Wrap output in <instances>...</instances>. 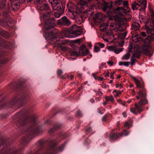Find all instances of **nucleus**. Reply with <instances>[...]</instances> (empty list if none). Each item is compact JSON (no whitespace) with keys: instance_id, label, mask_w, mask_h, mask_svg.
I'll use <instances>...</instances> for the list:
<instances>
[{"instance_id":"nucleus-21","label":"nucleus","mask_w":154,"mask_h":154,"mask_svg":"<svg viewBox=\"0 0 154 154\" xmlns=\"http://www.w3.org/2000/svg\"><path fill=\"white\" fill-rule=\"evenodd\" d=\"M134 106L136 110L139 113H140L143 111L144 109L142 105H140L138 103H134Z\"/></svg>"},{"instance_id":"nucleus-59","label":"nucleus","mask_w":154,"mask_h":154,"mask_svg":"<svg viewBox=\"0 0 154 154\" xmlns=\"http://www.w3.org/2000/svg\"><path fill=\"white\" fill-rule=\"evenodd\" d=\"M121 94V91H118L117 92L116 95H115V97L116 98L117 97L119 96V95Z\"/></svg>"},{"instance_id":"nucleus-32","label":"nucleus","mask_w":154,"mask_h":154,"mask_svg":"<svg viewBox=\"0 0 154 154\" xmlns=\"http://www.w3.org/2000/svg\"><path fill=\"white\" fill-rule=\"evenodd\" d=\"M63 11H60L59 12H55L54 16L55 18H58L62 14Z\"/></svg>"},{"instance_id":"nucleus-44","label":"nucleus","mask_w":154,"mask_h":154,"mask_svg":"<svg viewBox=\"0 0 154 154\" xmlns=\"http://www.w3.org/2000/svg\"><path fill=\"white\" fill-rule=\"evenodd\" d=\"M100 51V49L97 46H95L94 48V51L95 52H98Z\"/></svg>"},{"instance_id":"nucleus-52","label":"nucleus","mask_w":154,"mask_h":154,"mask_svg":"<svg viewBox=\"0 0 154 154\" xmlns=\"http://www.w3.org/2000/svg\"><path fill=\"white\" fill-rule=\"evenodd\" d=\"M57 73L58 76H60L62 75L63 73V71L61 70H58L57 71Z\"/></svg>"},{"instance_id":"nucleus-64","label":"nucleus","mask_w":154,"mask_h":154,"mask_svg":"<svg viewBox=\"0 0 154 154\" xmlns=\"http://www.w3.org/2000/svg\"><path fill=\"white\" fill-rule=\"evenodd\" d=\"M53 132L54 129L53 128L50 129L48 131V133L50 134H51Z\"/></svg>"},{"instance_id":"nucleus-53","label":"nucleus","mask_w":154,"mask_h":154,"mask_svg":"<svg viewBox=\"0 0 154 154\" xmlns=\"http://www.w3.org/2000/svg\"><path fill=\"white\" fill-rule=\"evenodd\" d=\"M128 2L127 1H123V6L125 7H127L128 6Z\"/></svg>"},{"instance_id":"nucleus-27","label":"nucleus","mask_w":154,"mask_h":154,"mask_svg":"<svg viewBox=\"0 0 154 154\" xmlns=\"http://www.w3.org/2000/svg\"><path fill=\"white\" fill-rule=\"evenodd\" d=\"M75 20L76 23L79 24H81L84 20L82 16L79 15L78 17H76Z\"/></svg>"},{"instance_id":"nucleus-16","label":"nucleus","mask_w":154,"mask_h":154,"mask_svg":"<svg viewBox=\"0 0 154 154\" xmlns=\"http://www.w3.org/2000/svg\"><path fill=\"white\" fill-rule=\"evenodd\" d=\"M67 7L68 9V11L77 12V10L76 6L72 3L69 2L67 4Z\"/></svg>"},{"instance_id":"nucleus-20","label":"nucleus","mask_w":154,"mask_h":154,"mask_svg":"<svg viewBox=\"0 0 154 154\" xmlns=\"http://www.w3.org/2000/svg\"><path fill=\"white\" fill-rule=\"evenodd\" d=\"M78 12H72V11H68L67 14V15L70 18L75 20L77 17L76 15Z\"/></svg>"},{"instance_id":"nucleus-12","label":"nucleus","mask_w":154,"mask_h":154,"mask_svg":"<svg viewBox=\"0 0 154 154\" xmlns=\"http://www.w3.org/2000/svg\"><path fill=\"white\" fill-rule=\"evenodd\" d=\"M134 31H132L131 32L132 40L134 42H138V43H140V42L142 41V38L138 34L137 32H134Z\"/></svg>"},{"instance_id":"nucleus-26","label":"nucleus","mask_w":154,"mask_h":154,"mask_svg":"<svg viewBox=\"0 0 154 154\" xmlns=\"http://www.w3.org/2000/svg\"><path fill=\"white\" fill-rule=\"evenodd\" d=\"M135 83L137 87L139 88H141L142 87L144 86L143 85H141L139 82V81L137 79L134 77L133 78Z\"/></svg>"},{"instance_id":"nucleus-36","label":"nucleus","mask_w":154,"mask_h":154,"mask_svg":"<svg viewBox=\"0 0 154 154\" xmlns=\"http://www.w3.org/2000/svg\"><path fill=\"white\" fill-rule=\"evenodd\" d=\"M130 132H128L127 131L125 130H124L123 131V132H122L121 134L120 133V136L121 135H123L125 136H127L129 134Z\"/></svg>"},{"instance_id":"nucleus-58","label":"nucleus","mask_w":154,"mask_h":154,"mask_svg":"<svg viewBox=\"0 0 154 154\" xmlns=\"http://www.w3.org/2000/svg\"><path fill=\"white\" fill-rule=\"evenodd\" d=\"M107 64L110 66H112L113 65V62L111 60H109L107 62Z\"/></svg>"},{"instance_id":"nucleus-56","label":"nucleus","mask_w":154,"mask_h":154,"mask_svg":"<svg viewBox=\"0 0 154 154\" xmlns=\"http://www.w3.org/2000/svg\"><path fill=\"white\" fill-rule=\"evenodd\" d=\"M90 143V140L88 139L87 138L85 140L84 143L85 145H87Z\"/></svg>"},{"instance_id":"nucleus-63","label":"nucleus","mask_w":154,"mask_h":154,"mask_svg":"<svg viewBox=\"0 0 154 154\" xmlns=\"http://www.w3.org/2000/svg\"><path fill=\"white\" fill-rule=\"evenodd\" d=\"M92 75L95 79H97L98 76H97L95 73H93L92 74Z\"/></svg>"},{"instance_id":"nucleus-6","label":"nucleus","mask_w":154,"mask_h":154,"mask_svg":"<svg viewBox=\"0 0 154 154\" xmlns=\"http://www.w3.org/2000/svg\"><path fill=\"white\" fill-rule=\"evenodd\" d=\"M51 4L53 10L64 11L65 8L64 5L57 0H54L53 2H52Z\"/></svg>"},{"instance_id":"nucleus-19","label":"nucleus","mask_w":154,"mask_h":154,"mask_svg":"<svg viewBox=\"0 0 154 154\" xmlns=\"http://www.w3.org/2000/svg\"><path fill=\"white\" fill-rule=\"evenodd\" d=\"M120 136V134L118 132L114 133H110L109 134L110 140H115Z\"/></svg>"},{"instance_id":"nucleus-25","label":"nucleus","mask_w":154,"mask_h":154,"mask_svg":"<svg viewBox=\"0 0 154 154\" xmlns=\"http://www.w3.org/2000/svg\"><path fill=\"white\" fill-rule=\"evenodd\" d=\"M149 9L151 16L152 22L154 24V11L150 6L149 7Z\"/></svg>"},{"instance_id":"nucleus-38","label":"nucleus","mask_w":154,"mask_h":154,"mask_svg":"<svg viewBox=\"0 0 154 154\" xmlns=\"http://www.w3.org/2000/svg\"><path fill=\"white\" fill-rule=\"evenodd\" d=\"M59 48H60L61 50L63 51H66L67 50V48L65 46H63L62 45H58Z\"/></svg>"},{"instance_id":"nucleus-60","label":"nucleus","mask_w":154,"mask_h":154,"mask_svg":"<svg viewBox=\"0 0 154 154\" xmlns=\"http://www.w3.org/2000/svg\"><path fill=\"white\" fill-rule=\"evenodd\" d=\"M91 130V128H89L85 130V134H87Z\"/></svg>"},{"instance_id":"nucleus-31","label":"nucleus","mask_w":154,"mask_h":154,"mask_svg":"<svg viewBox=\"0 0 154 154\" xmlns=\"http://www.w3.org/2000/svg\"><path fill=\"white\" fill-rule=\"evenodd\" d=\"M105 99L106 101H110L111 102H113L114 100V99L112 95L110 96H106L105 97Z\"/></svg>"},{"instance_id":"nucleus-50","label":"nucleus","mask_w":154,"mask_h":154,"mask_svg":"<svg viewBox=\"0 0 154 154\" xmlns=\"http://www.w3.org/2000/svg\"><path fill=\"white\" fill-rule=\"evenodd\" d=\"M36 120L37 119L35 117H33L31 118L30 122H31V123H32V122L33 123H35V122H36Z\"/></svg>"},{"instance_id":"nucleus-35","label":"nucleus","mask_w":154,"mask_h":154,"mask_svg":"<svg viewBox=\"0 0 154 154\" xmlns=\"http://www.w3.org/2000/svg\"><path fill=\"white\" fill-rule=\"evenodd\" d=\"M28 132L30 135H31L32 134H34L36 132V130L32 127L29 129Z\"/></svg>"},{"instance_id":"nucleus-17","label":"nucleus","mask_w":154,"mask_h":154,"mask_svg":"<svg viewBox=\"0 0 154 154\" xmlns=\"http://www.w3.org/2000/svg\"><path fill=\"white\" fill-rule=\"evenodd\" d=\"M152 23L153 26L150 25L148 26L146 24V31L148 34L154 36V24Z\"/></svg>"},{"instance_id":"nucleus-7","label":"nucleus","mask_w":154,"mask_h":154,"mask_svg":"<svg viewBox=\"0 0 154 154\" xmlns=\"http://www.w3.org/2000/svg\"><path fill=\"white\" fill-rule=\"evenodd\" d=\"M71 33L74 35L75 37H77L82 33V30L80 26H78L76 25H74L71 27Z\"/></svg>"},{"instance_id":"nucleus-22","label":"nucleus","mask_w":154,"mask_h":154,"mask_svg":"<svg viewBox=\"0 0 154 154\" xmlns=\"http://www.w3.org/2000/svg\"><path fill=\"white\" fill-rule=\"evenodd\" d=\"M140 99V100L138 102V103L140 105L143 106L148 103V102L146 97L141 98Z\"/></svg>"},{"instance_id":"nucleus-61","label":"nucleus","mask_w":154,"mask_h":154,"mask_svg":"<svg viewBox=\"0 0 154 154\" xmlns=\"http://www.w3.org/2000/svg\"><path fill=\"white\" fill-rule=\"evenodd\" d=\"M140 35L142 36L143 37H145L146 36V33L143 32H140Z\"/></svg>"},{"instance_id":"nucleus-49","label":"nucleus","mask_w":154,"mask_h":154,"mask_svg":"<svg viewBox=\"0 0 154 154\" xmlns=\"http://www.w3.org/2000/svg\"><path fill=\"white\" fill-rule=\"evenodd\" d=\"M64 147V144H62L59 147L58 150L60 151H62Z\"/></svg>"},{"instance_id":"nucleus-62","label":"nucleus","mask_w":154,"mask_h":154,"mask_svg":"<svg viewBox=\"0 0 154 154\" xmlns=\"http://www.w3.org/2000/svg\"><path fill=\"white\" fill-rule=\"evenodd\" d=\"M131 111L134 113H135L136 111H137L136 110L135 108V109L131 108L130 109Z\"/></svg>"},{"instance_id":"nucleus-23","label":"nucleus","mask_w":154,"mask_h":154,"mask_svg":"<svg viewBox=\"0 0 154 154\" xmlns=\"http://www.w3.org/2000/svg\"><path fill=\"white\" fill-rule=\"evenodd\" d=\"M140 27V25L137 21L134 22L131 26V29L133 31H137L138 30Z\"/></svg>"},{"instance_id":"nucleus-3","label":"nucleus","mask_w":154,"mask_h":154,"mask_svg":"<svg viewBox=\"0 0 154 154\" xmlns=\"http://www.w3.org/2000/svg\"><path fill=\"white\" fill-rule=\"evenodd\" d=\"M137 2H134L132 3L131 7L133 10H137L139 7V10H144L146 7V0H137Z\"/></svg>"},{"instance_id":"nucleus-47","label":"nucleus","mask_w":154,"mask_h":154,"mask_svg":"<svg viewBox=\"0 0 154 154\" xmlns=\"http://www.w3.org/2000/svg\"><path fill=\"white\" fill-rule=\"evenodd\" d=\"M116 47L114 46H111L109 47L108 49L110 51H113L114 52Z\"/></svg>"},{"instance_id":"nucleus-40","label":"nucleus","mask_w":154,"mask_h":154,"mask_svg":"<svg viewBox=\"0 0 154 154\" xmlns=\"http://www.w3.org/2000/svg\"><path fill=\"white\" fill-rule=\"evenodd\" d=\"M34 1L37 5L42 2H44L46 1V0H34Z\"/></svg>"},{"instance_id":"nucleus-29","label":"nucleus","mask_w":154,"mask_h":154,"mask_svg":"<svg viewBox=\"0 0 154 154\" xmlns=\"http://www.w3.org/2000/svg\"><path fill=\"white\" fill-rule=\"evenodd\" d=\"M108 24L107 23H102L101 24L100 27L101 29L103 31H105L108 28Z\"/></svg>"},{"instance_id":"nucleus-11","label":"nucleus","mask_w":154,"mask_h":154,"mask_svg":"<svg viewBox=\"0 0 154 154\" xmlns=\"http://www.w3.org/2000/svg\"><path fill=\"white\" fill-rule=\"evenodd\" d=\"M79 52L80 55L81 56H85L88 54L89 52L88 49H86V46L84 45H82L80 47Z\"/></svg>"},{"instance_id":"nucleus-9","label":"nucleus","mask_w":154,"mask_h":154,"mask_svg":"<svg viewBox=\"0 0 154 154\" xmlns=\"http://www.w3.org/2000/svg\"><path fill=\"white\" fill-rule=\"evenodd\" d=\"M139 90L137 93L138 96H136L137 100L141 98H145L147 97V93L146 90L144 88V86L142 87L141 88H139Z\"/></svg>"},{"instance_id":"nucleus-37","label":"nucleus","mask_w":154,"mask_h":154,"mask_svg":"<svg viewBox=\"0 0 154 154\" xmlns=\"http://www.w3.org/2000/svg\"><path fill=\"white\" fill-rule=\"evenodd\" d=\"M130 56V54L129 53H127L125 54L122 58V59H125L126 60H128Z\"/></svg>"},{"instance_id":"nucleus-39","label":"nucleus","mask_w":154,"mask_h":154,"mask_svg":"<svg viewBox=\"0 0 154 154\" xmlns=\"http://www.w3.org/2000/svg\"><path fill=\"white\" fill-rule=\"evenodd\" d=\"M123 50V48H116L114 50V52L116 54H118L120 52H122Z\"/></svg>"},{"instance_id":"nucleus-57","label":"nucleus","mask_w":154,"mask_h":154,"mask_svg":"<svg viewBox=\"0 0 154 154\" xmlns=\"http://www.w3.org/2000/svg\"><path fill=\"white\" fill-rule=\"evenodd\" d=\"M76 115L78 116H82V113L81 111H78L76 112Z\"/></svg>"},{"instance_id":"nucleus-45","label":"nucleus","mask_w":154,"mask_h":154,"mask_svg":"<svg viewBox=\"0 0 154 154\" xmlns=\"http://www.w3.org/2000/svg\"><path fill=\"white\" fill-rule=\"evenodd\" d=\"M136 60V59L131 58V62L130 64L131 65H133L134 64L135 61Z\"/></svg>"},{"instance_id":"nucleus-51","label":"nucleus","mask_w":154,"mask_h":154,"mask_svg":"<svg viewBox=\"0 0 154 154\" xmlns=\"http://www.w3.org/2000/svg\"><path fill=\"white\" fill-rule=\"evenodd\" d=\"M63 33L65 34V36L66 37L68 38H72V37L71 35L70 34L66 33L65 31H64Z\"/></svg>"},{"instance_id":"nucleus-4","label":"nucleus","mask_w":154,"mask_h":154,"mask_svg":"<svg viewBox=\"0 0 154 154\" xmlns=\"http://www.w3.org/2000/svg\"><path fill=\"white\" fill-rule=\"evenodd\" d=\"M29 100V96L27 93L22 94L20 96L14 97L12 102L19 101L23 103H26Z\"/></svg>"},{"instance_id":"nucleus-28","label":"nucleus","mask_w":154,"mask_h":154,"mask_svg":"<svg viewBox=\"0 0 154 154\" xmlns=\"http://www.w3.org/2000/svg\"><path fill=\"white\" fill-rule=\"evenodd\" d=\"M127 34V32H125L122 33H120L119 34V37L121 39H125Z\"/></svg>"},{"instance_id":"nucleus-43","label":"nucleus","mask_w":154,"mask_h":154,"mask_svg":"<svg viewBox=\"0 0 154 154\" xmlns=\"http://www.w3.org/2000/svg\"><path fill=\"white\" fill-rule=\"evenodd\" d=\"M122 0H117L115 1L116 5H120L122 4Z\"/></svg>"},{"instance_id":"nucleus-5","label":"nucleus","mask_w":154,"mask_h":154,"mask_svg":"<svg viewBox=\"0 0 154 154\" xmlns=\"http://www.w3.org/2000/svg\"><path fill=\"white\" fill-rule=\"evenodd\" d=\"M138 44H139L138 48H140V51L143 53L149 56L152 55L150 53L151 48L149 45H146L144 44H141V42H140V43H138Z\"/></svg>"},{"instance_id":"nucleus-10","label":"nucleus","mask_w":154,"mask_h":154,"mask_svg":"<svg viewBox=\"0 0 154 154\" xmlns=\"http://www.w3.org/2000/svg\"><path fill=\"white\" fill-rule=\"evenodd\" d=\"M37 9L41 11H45L49 10L50 8L48 3H46V1L40 4L37 6Z\"/></svg>"},{"instance_id":"nucleus-8","label":"nucleus","mask_w":154,"mask_h":154,"mask_svg":"<svg viewBox=\"0 0 154 154\" xmlns=\"http://www.w3.org/2000/svg\"><path fill=\"white\" fill-rule=\"evenodd\" d=\"M59 24L66 26H69L71 23V22L66 16L62 17L57 21Z\"/></svg>"},{"instance_id":"nucleus-2","label":"nucleus","mask_w":154,"mask_h":154,"mask_svg":"<svg viewBox=\"0 0 154 154\" xmlns=\"http://www.w3.org/2000/svg\"><path fill=\"white\" fill-rule=\"evenodd\" d=\"M0 9L3 11L4 16L6 20H9L8 13L10 10L9 4L8 3L7 4L6 0H1L0 1Z\"/></svg>"},{"instance_id":"nucleus-30","label":"nucleus","mask_w":154,"mask_h":154,"mask_svg":"<svg viewBox=\"0 0 154 154\" xmlns=\"http://www.w3.org/2000/svg\"><path fill=\"white\" fill-rule=\"evenodd\" d=\"M112 29L115 32H117L118 31L122 32L124 30H125V28L123 27L122 26L120 25L119 26L118 28H114V29Z\"/></svg>"},{"instance_id":"nucleus-33","label":"nucleus","mask_w":154,"mask_h":154,"mask_svg":"<svg viewBox=\"0 0 154 154\" xmlns=\"http://www.w3.org/2000/svg\"><path fill=\"white\" fill-rule=\"evenodd\" d=\"M91 8L87 9L85 11V12L88 14H89L90 16H92L94 15V13L91 11Z\"/></svg>"},{"instance_id":"nucleus-46","label":"nucleus","mask_w":154,"mask_h":154,"mask_svg":"<svg viewBox=\"0 0 154 154\" xmlns=\"http://www.w3.org/2000/svg\"><path fill=\"white\" fill-rule=\"evenodd\" d=\"M6 22L7 21H6L5 20L3 19L0 20V23L1 25H2V26H4V25L6 24Z\"/></svg>"},{"instance_id":"nucleus-24","label":"nucleus","mask_w":154,"mask_h":154,"mask_svg":"<svg viewBox=\"0 0 154 154\" xmlns=\"http://www.w3.org/2000/svg\"><path fill=\"white\" fill-rule=\"evenodd\" d=\"M52 14L51 11H48L45 12L44 14L43 17L44 20L45 21L51 19L50 16Z\"/></svg>"},{"instance_id":"nucleus-1","label":"nucleus","mask_w":154,"mask_h":154,"mask_svg":"<svg viewBox=\"0 0 154 154\" xmlns=\"http://www.w3.org/2000/svg\"><path fill=\"white\" fill-rule=\"evenodd\" d=\"M46 35L48 36L45 38L46 40H54V42H56L58 45H65L68 43L66 40H62L63 37L62 35L61 36V33L58 32L57 30L55 29H54L50 33H47Z\"/></svg>"},{"instance_id":"nucleus-41","label":"nucleus","mask_w":154,"mask_h":154,"mask_svg":"<svg viewBox=\"0 0 154 154\" xmlns=\"http://www.w3.org/2000/svg\"><path fill=\"white\" fill-rule=\"evenodd\" d=\"M72 55L73 56H78L80 55L79 52L78 53L77 51H72Z\"/></svg>"},{"instance_id":"nucleus-34","label":"nucleus","mask_w":154,"mask_h":154,"mask_svg":"<svg viewBox=\"0 0 154 154\" xmlns=\"http://www.w3.org/2000/svg\"><path fill=\"white\" fill-rule=\"evenodd\" d=\"M132 126V125L131 124H129L127 122H125L124 125V127L125 128H127L128 129H129Z\"/></svg>"},{"instance_id":"nucleus-55","label":"nucleus","mask_w":154,"mask_h":154,"mask_svg":"<svg viewBox=\"0 0 154 154\" xmlns=\"http://www.w3.org/2000/svg\"><path fill=\"white\" fill-rule=\"evenodd\" d=\"M97 45H98L101 48H103L105 46V45L104 44L100 42L98 43Z\"/></svg>"},{"instance_id":"nucleus-18","label":"nucleus","mask_w":154,"mask_h":154,"mask_svg":"<svg viewBox=\"0 0 154 154\" xmlns=\"http://www.w3.org/2000/svg\"><path fill=\"white\" fill-rule=\"evenodd\" d=\"M11 2V7L13 10H16L19 8V3L18 2L14 0Z\"/></svg>"},{"instance_id":"nucleus-54","label":"nucleus","mask_w":154,"mask_h":154,"mask_svg":"<svg viewBox=\"0 0 154 154\" xmlns=\"http://www.w3.org/2000/svg\"><path fill=\"white\" fill-rule=\"evenodd\" d=\"M19 123H20V125L23 126L26 124V121L25 120H23L22 121L20 120L19 122Z\"/></svg>"},{"instance_id":"nucleus-42","label":"nucleus","mask_w":154,"mask_h":154,"mask_svg":"<svg viewBox=\"0 0 154 154\" xmlns=\"http://www.w3.org/2000/svg\"><path fill=\"white\" fill-rule=\"evenodd\" d=\"M134 55L136 57L138 58L140 57V53L139 51H137L136 52H135Z\"/></svg>"},{"instance_id":"nucleus-13","label":"nucleus","mask_w":154,"mask_h":154,"mask_svg":"<svg viewBox=\"0 0 154 154\" xmlns=\"http://www.w3.org/2000/svg\"><path fill=\"white\" fill-rule=\"evenodd\" d=\"M55 22L54 19H50L45 21V27L46 29H49L52 28L54 25Z\"/></svg>"},{"instance_id":"nucleus-48","label":"nucleus","mask_w":154,"mask_h":154,"mask_svg":"<svg viewBox=\"0 0 154 154\" xmlns=\"http://www.w3.org/2000/svg\"><path fill=\"white\" fill-rule=\"evenodd\" d=\"M108 3H107L104 6V7H103V10L105 12L106 11V10H107V9L108 8Z\"/></svg>"},{"instance_id":"nucleus-15","label":"nucleus","mask_w":154,"mask_h":154,"mask_svg":"<svg viewBox=\"0 0 154 154\" xmlns=\"http://www.w3.org/2000/svg\"><path fill=\"white\" fill-rule=\"evenodd\" d=\"M95 23L98 25L101 23L103 19V15L101 13H99L96 14L94 17Z\"/></svg>"},{"instance_id":"nucleus-14","label":"nucleus","mask_w":154,"mask_h":154,"mask_svg":"<svg viewBox=\"0 0 154 154\" xmlns=\"http://www.w3.org/2000/svg\"><path fill=\"white\" fill-rule=\"evenodd\" d=\"M154 36L149 35L145 39H143L141 41V44H144L146 45H150V42L154 40Z\"/></svg>"}]
</instances>
